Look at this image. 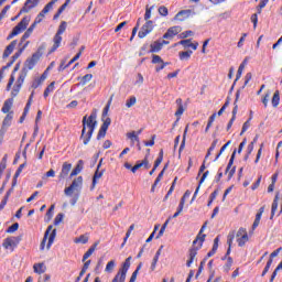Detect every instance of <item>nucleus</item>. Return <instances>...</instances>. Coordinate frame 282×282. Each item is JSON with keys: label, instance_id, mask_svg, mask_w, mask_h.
Returning <instances> with one entry per match:
<instances>
[{"label": "nucleus", "instance_id": "nucleus-42", "mask_svg": "<svg viewBox=\"0 0 282 282\" xmlns=\"http://www.w3.org/2000/svg\"><path fill=\"white\" fill-rule=\"evenodd\" d=\"M163 160H164V150H160L159 156H158V159L155 160L153 167H154V169H158V166H160V165L162 164Z\"/></svg>", "mask_w": 282, "mask_h": 282}, {"label": "nucleus", "instance_id": "nucleus-13", "mask_svg": "<svg viewBox=\"0 0 282 282\" xmlns=\"http://www.w3.org/2000/svg\"><path fill=\"white\" fill-rule=\"evenodd\" d=\"M69 171H72V163L64 162L62 165L61 173L58 175L59 182H63L67 175H69Z\"/></svg>", "mask_w": 282, "mask_h": 282}, {"label": "nucleus", "instance_id": "nucleus-4", "mask_svg": "<svg viewBox=\"0 0 282 282\" xmlns=\"http://www.w3.org/2000/svg\"><path fill=\"white\" fill-rule=\"evenodd\" d=\"M129 268H131V257H128L122 268L118 271V273L115 275L112 282H124L127 281V272H129Z\"/></svg>", "mask_w": 282, "mask_h": 282}, {"label": "nucleus", "instance_id": "nucleus-16", "mask_svg": "<svg viewBox=\"0 0 282 282\" xmlns=\"http://www.w3.org/2000/svg\"><path fill=\"white\" fill-rule=\"evenodd\" d=\"M61 43H63V36L55 33L53 37V46L50 50V54H53V52H56L61 47Z\"/></svg>", "mask_w": 282, "mask_h": 282}, {"label": "nucleus", "instance_id": "nucleus-59", "mask_svg": "<svg viewBox=\"0 0 282 282\" xmlns=\"http://www.w3.org/2000/svg\"><path fill=\"white\" fill-rule=\"evenodd\" d=\"M23 54V48H19L11 57V63H15L18 58Z\"/></svg>", "mask_w": 282, "mask_h": 282}, {"label": "nucleus", "instance_id": "nucleus-20", "mask_svg": "<svg viewBox=\"0 0 282 282\" xmlns=\"http://www.w3.org/2000/svg\"><path fill=\"white\" fill-rule=\"evenodd\" d=\"M17 40H13L4 50L3 54H2V58H8V56H10V54H12L14 52V47H17Z\"/></svg>", "mask_w": 282, "mask_h": 282}, {"label": "nucleus", "instance_id": "nucleus-55", "mask_svg": "<svg viewBox=\"0 0 282 282\" xmlns=\"http://www.w3.org/2000/svg\"><path fill=\"white\" fill-rule=\"evenodd\" d=\"M21 85L15 84V86L13 87L12 91H11V96L12 98H17V96H19V91H21Z\"/></svg>", "mask_w": 282, "mask_h": 282}, {"label": "nucleus", "instance_id": "nucleus-29", "mask_svg": "<svg viewBox=\"0 0 282 282\" xmlns=\"http://www.w3.org/2000/svg\"><path fill=\"white\" fill-rule=\"evenodd\" d=\"M161 50H162V43L160 41H154L150 45V53L151 54H158V52H160Z\"/></svg>", "mask_w": 282, "mask_h": 282}, {"label": "nucleus", "instance_id": "nucleus-38", "mask_svg": "<svg viewBox=\"0 0 282 282\" xmlns=\"http://www.w3.org/2000/svg\"><path fill=\"white\" fill-rule=\"evenodd\" d=\"M193 56V51H184L178 53L180 61H188Z\"/></svg>", "mask_w": 282, "mask_h": 282}, {"label": "nucleus", "instance_id": "nucleus-17", "mask_svg": "<svg viewBox=\"0 0 282 282\" xmlns=\"http://www.w3.org/2000/svg\"><path fill=\"white\" fill-rule=\"evenodd\" d=\"M100 169V163L97 165V170L93 176V185L90 187L91 191H94V188H96V184H98V180H100V177H102L105 171H99Z\"/></svg>", "mask_w": 282, "mask_h": 282}, {"label": "nucleus", "instance_id": "nucleus-36", "mask_svg": "<svg viewBox=\"0 0 282 282\" xmlns=\"http://www.w3.org/2000/svg\"><path fill=\"white\" fill-rule=\"evenodd\" d=\"M249 239L250 238L248 237V234H245L243 236H239V238L237 239V243L239 248H243V246L248 243Z\"/></svg>", "mask_w": 282, "mask_h": 282}, {"label": "nucleus", "instance_id": "nucleus-32", "mask_svg": "<svg viewBox=\"0 0 282 282\" xmlns=\"http://www.w3.org/2000/svg\"><path fill=\"white\" fill-rule=\"evenodd\" d=\"M246 63H248V59H243V62L240 64L237 75H236V79L234 82V85H237V80H239V78H241V75L243 74V69H246Z\"/></svg>", "mask_w": 282, "mask_h": 282}, {"label": "nucleus", "instance_id": "nucleus-49", "mask_svg": "<svg viewBox=\"0 0 282 282\" xmlns=\"http://www.w3.org/2000/svg\"><path fill=\"white\" fill-rule=\"evenodd\" d=\"M135 102H138V99L135 98V96H132L129 99H127L126 107L128 109H131V107H133L135 105Z\"/></svg>", "mask_w": 282, "mask_h": 282}, {"label": "nucleus", "instance_id": "nucleus-7", "mask_svg": "<svg viewBox=\"0 0 282 282\" xmlns=\"http://www.w3.org/2000/svg\"><path fill=\"white\" fill-rule=\"evenodd\" d=\"M58 0H51L44 8L43 10L36 15L35 20L33 23H35V25H39V23H41L43 21V19H45V15L47 14V12H50V10H52L54 8V4L57 2Z\"/></svg>", "mask_w": 282, "mask_h": 282}, {"label": "nucleus", "instance_id": "nucleus-28", "mask_svg": "<svg viewBox=\"0 0 282 282\" xmlns=\"http://www.w3.org/2000/svg\"><path fill=\"white\" fill-rule=\"evenodd\" d=\"M239 96H241V91L237 90L236 99H235V102H234L232 117H231L235 120H237V111H239V106L237 105V102H239Z\"/></svg>", "mask_w": 282, "mask_h": 282}, {"label": "nucleus", "instance_id": "nucleus-37", "mask_svg": "<svg viewBox=\"0 0 282 282\" xmlns=\"http://www.w3.org/2000/svg\"><path fill=\"white\" fill-rule=\"evenodd\" d=\"M186 133H188V124L185 127V130L183 133V140L178 149L180 155H182V151H184V147H186Z\"/></svg>", "mask_w": 282, "mask_h": 282}, {"label": "nucleus", "instance_id": "nucleus-11", "mask_svg": "<svg viewBox=\"0 0 282 282\" xmlns=\"http://www.w3.org/2000/svg\"><path fill=\"white\" fill-rule=\"evenodd\" d=\"M80 186H83V176H78L77 178H75L70 186L64 189V193L65 195H72V193H74L76 188H80Z\"/></svg>", "mask_w": 282, "mask_h": 282}, {"label": "nucleus", "instance_id": "nucleus-58", "mask_svg": "<svg viewBox=\"0 0 282 282\" xmlns=\"http://www.w3.org/2000/svg\"><path fill=\"white\" fill-rule=\"evenodd\" d=\"M41 85H43V82L41 80V78H35L31 85L32 89H39V87H41Z\"/></svg>", "mask_w": 282, "mask_h": 282}, {"label": "nucleus", "instance_id": "nucleus-10", "mask_svg": "<svg viewBox=\"0 0 282 282\" xmlns=\"http://www.w3.org/2000/svg\"><path fill=\"white\" fill-rule=\"evenodd\" d=\"M102 124L98 131L97 134V140H102V138H105L107 135V130L109 129V127L111 126V118L106 117L105 119H102Z\"/></svg>", "mask_w": 282, "mask_h": 282}, {"label": "nucleus", "instance_id": "nucleus-21", "mask_svg": "<svg viewBox=\"0 0 282 282\" xmlns=\"http://www.w3.org/2000/svg\"><path fill=\"white\" fill-rule=\"evenodd\" d=\"M12 105H14V99L13 98H9L3 102V106L1 108L2 113H10L11 109H12Z\"/></svg>", "mask_w": 282, "mask_h": 282}, {"label": "nucleus", "instance_id": "nucleus-2", "mask_svg": "<svg viewBox=\"0 0 282 282\" xmlns=\"http://www.w3.org/2000/svg\"><path fill=\"white\" fill-rule=\"evenodd\" d=\"M204 230H206V223L202 226L196 239L193 241V245L197 243L199 241L198 247H192L189 249V258L186 262V267L191 268L193 265V262L195 261V257H197L198 250L204 246V241H206V234H204Z\"/></svg>", "mask_w": 282, "mask_h": 282}, {"label": "nucleus", "instance_id": "nucleus-48", "mask_svg": "<svg viewBox=\"0 0 282 282\" xmlns=\"http://www.w3.org/2000/svg\"><path fill=\"white\" fill-rule=\"evenodd\" d=\"M113 100V96L110 97V99L108 100L106 107L102 110V118H107L108 113H109V108L111 107V102Z\"/></svg>", "mask_w": 282, "mask_h": 282}, {"label": "nucleus", "instance_id": "nucleus-27", "mask_svg": "<svg viewBox=\"0 0 282 282\" xmlns=\"http://www.w3.org/2000/svg\"><path fill=\"white\" fill-rule=\"evenodd\" d=\"M280 102H281V93L279 90H275L273 94V97L271 99L272 107H274V109H276V107H279Z\"/></svg>", "mask_w": 282, "mask_h": 282}, {"label": "nucleus", "instance_id": "nucleus-1", "mask_svg": "<svg viewBox=\"0 0 282 282\" xmlns=\"http://www.w3.org/2000/svg\"><path fill=\"white\" fill-rule=\"evenodd\" d=\"M97 112L96 110H93L89 117L84 116L82 124V134L80 140H83V144L87 147L89 142L91 141V137L94 135V131H96V127L98 126V121H96Z\"/></svg>", "mask_w": 282, "mask_h": 282}, {"label": "nucleus", "instance_id": "nucleus-30", "mask_svg": "<svg viewBox=\"0 0 282 282\" xmlns=\"http://www.w3.org/2000/svg\"><path fill=\"white\" fill-rule=\"evenodd\" d=\"M26 77H28V68H22L18 77L17 85H20L21 87H23V83H25Z\"/></svg>", "mask_w": 282, "mask_h": 282}, {"label": "nucleus", "instance_id": "nucleus-40", "mask_svg": "<svg viewBox=\"0 0 282 282\" xmlns=\"http://www.w3.org/2000/svg\"><path fill=\"white\" fill-rule=\"evenodd\" d=\"M137 165L139 166V169H142V166H144L145 170L151 169V164H149V156H145L142 161H138Z\"/></svg>", "mask_w": 282, "mask_h": 282}, {"label": "nucleus", "instance_id": "nucleus-9", "mask_svg": "<svg viewBox=\"0 0 282 282\" xmlns=\"http://www.w3.org/2000/svg\"><path fill=\"white\" fill-rule=\"evenodd\" d=\"M155 28V25L153 24V21H148L145 22L141 30L138 33L139 39H144L148 36V34H151V32H153V29Z\"/></svg>", "mask_w": 282, "mask_h": 282}, {"label": "nucleus", "instance_id": "nucleus-46", "mask_svg": "<svg viewBox=\"0 0 282 282\" xmlns=\"http://www.w3.org/2000/svg\"><path fill=\"white\" fill-rule=\"evenodd\" d=\"M140 270H142V262H140L137 267V269L133 271L130 281L129 282H135V279H138V272H140Z\"/></svg>", "mask_w": 282, "mask_h": 282}, {"label": "nucleus", "instance_id": "nucleus-47", "mask_svg": "<svg viewBox=\"0 0 282 282\" xmlns=\"http://www.w3.org/2000/svg\"><path fill=\"white\" fill-rule=\"evenodd\" d=\"M65 30H67V22L63 21V22L59 24L56 34L59 35V36H63V34H65Z\"/></svg>", "mask_w": 282, "mask_h": 282}, {"label": "nucleus", "instance_id": "nucleus-12", "mask_svg": "<svg viewBox=\"0 0 282 282\" xmlns=\"http://www.w3.org/2000/svg\"><path fill=\"white\" fill-rule=\"evenodd\" d=\"M152 64L158 65L155 66V72H162L169 65V62H164L160 55H152Z\"/></svg>", "mask_w": 282, "mask_h": 282}, {"label": "nucleus", "instance_id": "nucleus-19", "mask_svg": "<svg viewBox=\"0 0 282 282\" xmlns=\"http://www.w3.org/2000/svg\"><path fill=\"white\" fill-rule=\"evenodd\" d=\"M191 14H193L192 10H182L174 17V19H175V21H184V20L188 19V17H191Z\"/></svg>", "mask_w": 282, "mask_h": 282}, {"label": "nucleus", "instance_id": "nucleus-34", "mask_svg": "<svg viewBox=\"0 0 282 282\" xmlns=\"http://www.w3.org/2000/svg\"><path fill=\"white\" fill-rule=\"evenodd\" d=\"M278 208H279V195H275L274 200H273L272 206H271V217H270V219L274 218V215H275Z\"/></svg>", "mask_w": 282, "mask_h": 282}, {"label": "nucleus", "instance_id": "nucleus-39", "mask_svg": "<svg viewBox=\"0 0 282 282\" xmlns=\"http://www.w3.org/2000/svg\"><path fill=\"white\" fill-rule=\"evenodd\" d=\"M235 155H237V150H235L230 156V160L227 164L225 173H230L232 165L235 164Z\"/></svg>", "mask_w": 282, "mask_h": 282}, {"label": "nucleus", "instance_id": "nucleus-50", "mask_svg": "<svg viewBox=\"0 0 282 282\" xmlns=\"http://www.w3.org/2000/svg\"><path fill=\"white\" fill-rule=\"evenodd\" d=\"M91 78H94L93 74H86L80 78V85L84 87L86 83H90Z\"/></svg>", "mask_w": 282, "mask_h": 282}, {"label": "nucleus", "instance_id": "nucleus-44", "mask_svg": "<svg viewBox=\"0 0 282 282\" xmlns=\"http://www.w3.org/2000/svg\"><path fill=\"white\" fill-rule=\"evenodd\" d=\"M192 41H193L192 39L182 40V41L175 43L174 47H177V45H183V47L186 50V48L191 47Z\"/></svg>", "mask_w": 282, "mask_h": 282}, {"label": "nucleus", "instance_id": "nucleus-8", "mask_svg": "<svg viewBox=\"0 0 282 282\" xmlns=\"http://www.w3.org/2000/svg\"><path fill=\"white\" fill-rule=\"evenodd\" d=\"M41 52L33 53L32 56L25 61L23 69H34V67H36V63L41 61Z\"/></svg>", "mask_w": 282, "mask_h": 282}, {"label": "nucleus", "instance_id": "nucleus-33", "mask_svg": "<svg viewBox=\"0 0 282 282\" xmlns=\"http://www.w3.org/2000/svg\"><path fill=\"white\" fill-rule=\"evenodd\" d=\"M98 247V242H96L94 246H91L83 256V262H85L86 259H89L96 252V248Z\"/></svg>", "mask_w": 282, "mask_h": 282}, {"label": "nucleus", "instance_id": "nucleus-62", "mask_svg": "<svg viewBox=\"0 0 282 282\" xmlns=\"http://www.w3.org/2000/svg\"><path fill=\"white\" fill-rule=\"evenodd\" d=\"M113 268H116V261L110 260L106 265V272H111V270H113Z\"/></svg>", "mask_w": 282, "mask_h": 282}, {"label": "nucleus", "instance_id": "nucleus-15", "mask_svg": "<svg viewBox=\"0 0 282 282\" xmlns=\"http://www.w3.org/2000/svg\"><path fill=\"white\" fill-rule=\"evenodd\" d=\"M180 32H182V26H171L164 33L163 39H173V36H177V34H180Z\"/></svg>", "mask_w": 282, "mask_h": 282}, {"label": "nucleus", "instance_id": "nucleus-24", "mask_svg": "<svg viewBox=\"0 0 282 282\" xmlns=\"http://www.w3.org/2000/svg\"><path fill=\"white\" fill-rule=\"evenodd\" d=\"M209 173H210L209 171H206L205 173H203V176L200 177L199 184H198V186L196 187V189H195V192H194L192 202H194V200H195V197H197V193H199V188H200L202 184H204V182H205L206 178L208 177V174H209Z\"/></svg>", "mask_w": 282, "mask_h": 282}, {"label": "nucleus", "instance_id": "nucleus-61", "mask_svg": "<svg viewBox=\"0 0 282 282\" xmlns=\"http://www.w3.org/2000/svg\"><path fill=\"white\" fill-rule=\"evenodd\" d=\"M272 95V91L268 90L265 93V95L262 98V104L264 105V107H268V102L270 100V96Z\"/></svg>", "mask_w": 282, "mask_h": 282}, {"label": "nucleus", "instance_id": "nucleus-22", "mask_svg": "<svg viewBox=\"0 0 282 282\" xmlns=\"http://www.w3.org/2000/svg\"><path fill=\"white\" fill-rule=\"evenodd\" d=\"M166 169H169V164H166L163 170L159 173L158 177L155 178L152 187H151V193H155V186H158V184H160V182H162V177H164V171H166Z\"/></svg>", "mask_w": 282, "mask_h": 282}, {"label": "nucleus", "instance_id": "nucleus-52", "mask_svg": "<svg viewBox=\"0 0 282 282\" xmlns=\"http://www.w3.org/2000/svg\"><path fill=\"white\" fill-rule=\"evenodd\" d=\"M208 258H205L202 262H200V264H199V267H198V271H197V273H196V275H195V279H199V274H202V272H204V265H206V260H207Z\"/></svg>", "mask_w": 282, "mask_h": 282}, {"label": "nucleus", "instance_id": "nucleus-18", "mask_svg": "<svg viewBox=\"0 0 282 282\" xmlns=\"http://www.w3.org/2000/svg\"><path fill=\"white\" fill-rule=\"evenodd\" d=\"M176 105L177 110L175 111V116L176 118H178L177 120H180V118H182V116L184 115V111H186V108H184V102L182 101V98L176 99Z\"/></svg>", "mask_w": 282, "mask_h": 282}, {"label": "nucleus", "instance_id": "nucleus-43", "mask_svg": "<svg viewBox=\"0 0 282 282\" xmlns=\"http://www.w3.org/2000/svg\"><path fill=\"white\" fill-rule=\"evenodd\" d=\"M163 160H164V150H160L159 156H158V159L155 160L153 167H154V169H158V166H160V165L162 164Z\"/></svg>", "mask_w": 282, "mask_h": 282}, {"label": "nucleus", "instance_id": "nucleus-57", "mask_svg": "<svg viewBox=\"0 0 282 282\" xmlns=\"http://www.w3.org/2000/svg\"><path fill=\"white\" fill-rule=\"evenodd\" d=\"M17 230H19V223H14L13 225H11L8 229L7 232L9 235H12V232H17Z\"/></svg>", "mask_w": 282, "mask_h": 282}, {"label": "nucleus", "instance_id": "nucleus-5", "mask_svg": "<svg viewBox=\"0 0 282 282\" xmlns=\"http://www.w3.org/2000/svg\"><path fill=\"white\" fill-rule=\"evenodd\" d=\"M28 25H30V19L23 18L12 30V32L7 36V41H12L14 36H19L21 32L28 29Z\"/></svg>", "mask_w": 282, "mask_h": 282}, {"label": "nucleus", "instance_id": "nucleus-53", "mask_svg": "<svg viewBox=\"0 0 282 282\" xmlns=\"http://www.w3.org/2000/svg\"><path fill=\"white\" fill-rule=\"evenodd\" d=\"M274 260L272 259H269L263 271H262V274L261 276H264L267 274V272H270V268L272 267V263H273Z\"/></svg>", "mask_w": 282, "mask_h": 282}, {"label": "nucleus", "instance_id": "nucleus-35", "mask_svg": "<svg viewBox=\"0 0 282 282\" xmlns=\"http://www.w3.org/2000/svg\"><path fill=\"white\" fill-rule=\"evenodd\" d=\"M127 138L129 140H131V142H137L138 143V147H139V151H140V137H138V134H135V131H132V132H128L127 133Z\"/></svg>", "mask_w": 282, "mask_h": 282}, {"label": "nucleus", "instance_id": "nucleus-41", "mask_svg": "<svg viewBox=\"0 0 282 282\" xmlns=\"http://www.w3.org/2000/svg\"><path fill=\"white\" fill-rule=\"evenodd\" d=\"M56 82H52L44 90V98H47L55 89Z\"/></svg>", "mask_w": 282, "mask_h": 282}, {"label": "nucleus", "instance_id": "nucleus-63", "mask_svg": "<svg viewBox=\"0 0 282 282\" xmlns=\"http://www.w3.org/2000/svg\"><path fill=\"white\" fill-rule=\"evenodd\" d=\"M193 31H184L182 33H180L178 37L180 39H188V36H193Z\"/></svg>", "mask_w": 282, "mask_h": 282}, {"label": "nucleus", "instance_id": "nucleus-60", "mask_svg": "<svg viewBox=\"0 0 282 282\" xmlns=\"http://www.w3.org/2000/svg\"><path fill=\"white\" fill-rule=\"evenodd\" d=\"M230 268H232V258L228 257L227 258V263L224 267L225 272H230Z\"/></svg>", "mask_w": 282, "mask_h": 282}, {"label": "nucleus", "instance_id": "nucleus-64", "mask_svg": "<svg viewBox=\"0 0 282 282\" xmlns=\"http://www.w3.org/2000/svg\"><path fill=\"white\" fill-rule=\"evenodd\" d=\"M63 214H57L55 219H54V226H58V224H61V221H63Z\"/></svg>", "mask_w": 282, "mask_h": 282}, {"label": "nucleus", "instance_id": "nucleus-51", "mask_svg": "<svg viewBox=\"0 0 282 282\" xmlns=\"http://www.w3.org/2000/svg\"><path fill=\"white\" fill-rule=\"evenodd\" d=\"M153 8H154L153 6L145 8V13H144V21L145 22L151 21L150 19H151V12H153Z\"/></svg>", "mask_w": 282, "mask_h": 282}, {"label": "nucleus", "instance_id": "nucleus-31", "mask_svg": "<svg viewBox=\"0 0 282 282\" xmlns=\"http://www.w3.org/2000/svg\"><path fill=\"white\" fill-rule=\"evenodd\" d=\"M33 270L35 274H45V270H47V268L45 267V263H35L33 265Z\"/></svg>", "mask_w": 282, "mask_h": 282}, {"label": "nucleus", "instance_id": "nucleus-56", "mask_svg": "<svg viewBox=\"0 0 282 282\" xmlns=\"http://www.w3.org/2000/svg\"><path fill=\"white\" fill-rule=\"evenodd\" d=\"M159 14L161 17H169V8H166L165 6L159 7Z\"/></svg>", "mask_w": 282, "mask_h": 282}, {"label": "nucleus", "instance_id": "nucleus-6", "mask_svg": "<svg viewBox=\"0 0 282 282\" xmlns=\"http://www.w3.org/2000/svg\"><path fill=\"white\" fill-rule=\"evenodd\" d=\"M21 243V237H8L3 240L2 247L4 250H10L11 252H14V248Z\"/></svg>", "mask_w": 282, "mask_h": 282}, {"label": "nucleus", "instance_id": "nucleus-25", "mask_svg": "<svg viewBox=\"0 0 282 282\" xmlns=\"http://www.w3.org/2000/svg\"><path fill=\"white\" fill-rule=\"evenodd\" d=\"M30 3H32V0H26L24 2V6L20 10L18 17H21V14H25V13L30 12V10H32V8H34L35 4H30Z\"/></svg>", "mask_w": 282, "mask_h": 282}, {"label": "nucleus", "instance_id": "nucleus-23", "mask_svg": "<svg viewBox=\"0 0 282 282\" xmlns=\"http://www.w3.org/2000/svg\"><path fill=\"white\" fill-rule=\"evenodd\" d=\"M84 162H83V160H79L78 162H77V165L75 166V169L70 172V175H69V177L72 178V177H76V175H78L82 171H83V169H84Z\"/></svg>", "mask_w": 282, "mask_h": 282}, {"label": "nucleus", "instance_id": "nucleus-45", "mask_svg": "<svg viewBox=\"0 0 282 282\" xmlns=\"http://www.w3.org/2000/svg\"><path fill=\"white\" fill-rule=\"evenodd\" d=\"M89 241V236L80 235L78 238H75V243H87Z\"/></svg>", "mask_w": 282, "mask_h": 282}, {"label": "nucleus", "instance_id": "nucleus-14", "mask_svg": "<svg viewBox=\"0 0 282 282\" xmlns=\"http://www.w3.org/2000/svg\"><path fill=\"white\" fill-rule=\"evenodd\" d=\"M13 118H14V111L9 112V113L4 117V119H3V121H2V128H1V133H2V134L6 133V128L12 126V120H13Z\"/></svg>", "mask_w": 282, "mask_h": 282}, {"label": "nucleus", "instance_id": "nucleus-26", "mask_svg": "<svg viewBox=\"0 0 282 282\" xmlns=\"http://www.w3.org/2000/svg\"><path fill=\"white\" fill-rule=\"evenodd\" d=\"M35 28H36V23H33L30 25V28L22 35L21 43H23L24 41H28V39H30V36H32V32H34Z\"/></svg>", "mask_w": 282, "mask_h": 282}, {"label": "nucleus", "instance_id": "nucleus-54", "mask_svg": "<svg viewBox=\"0 0 282 282\" xmlns=\"http://www.w3.org/2000/svg\"><path fill=\"white\" fill-rule=\"evenodd\" d=\"M232 241H235V231L229 232L227 236V246L232 248Z\"/></svg>", "mask_w": 282, "mask_h": 282}, {"label": "nucleus", "instance_id": "nucleus-3", "mask_svg": "<svg viewBox=\"0 0 282 282\" xmlns=\"http://www.w3.org/2000/svg\"><path fill=\"white\" fill-rule=\"evenodd\" d=\"M51 232V235H50ZM47 237H48V242H47ZM54 239H56V229H54V226H48L45 234H44V237L41 241V245H40V250H45V243H47V250H50V248H52V243H54Z\"/></svg>", "mask_w": 282, "mask_h": 282}]
</instances>
